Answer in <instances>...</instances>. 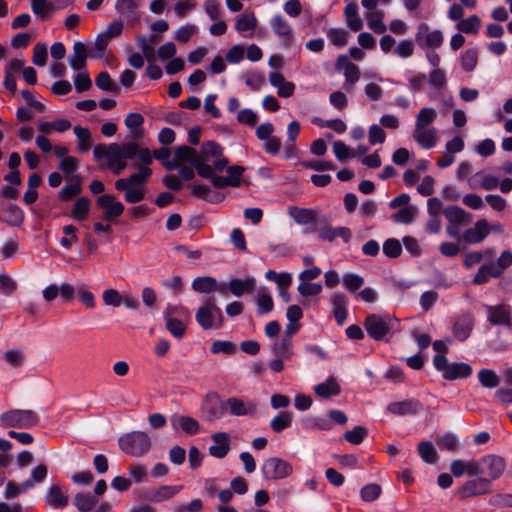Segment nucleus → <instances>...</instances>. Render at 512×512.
I'll use <instances>...</instances> for the list:
<instances>
[{
  "instance_id": "412c9836",
  "label": "nucleus",
  "mask_w": 512,
  "mask_h": 512,
  "mask_svg": "<svg viewBox=\"0 0 512 512\" xmlns=\"http://www.w3.org/2000/svg\"><path fill=\"white\" fill-rule=\"evenodd\" d=\"M489 231L490 229L487 221L485 219H480L475 223L474 227L467 229L464 232L462 239L470 244L480 243L487 237Z\"/></svg>"
},
{
  "instance_id": "c85d7f7f",
  "label": "nucleus",
  "mask_w": 512,
  "mask_h": 512,
  "mask_svg": "<svg viewBox=\"0 0 512 512\" xmlns=\"http://www.w3.org/2000/svg\"><path fill=\"white\" fill-rule=\"evenodd\" d=\"M182 490V486L163 485L147 491V498L152 502H162L172 498Z\"/></svg>"
},
{
  "instance_id": "ddd939ff",
  "label": "nucleus",
  "mask_w": 512,
  "mask_h": 512,
  "mask_svg": "<svg viewBox=\"0 0 512 512\" xmlns=\"http://www.w3.org/2000/svg\"><path fill=\"white\" fill-rule=\"evenodd\" d=\"M201 154L202 155L200 157L204 160L205 163L210 157L216 158V160L213 162V165H211L213 171L221 172L226 168L228 164L227 158L223 157V148L214 141L203 143L201 146Z\"/></svg>"
},
{
  "instance_id": "9d476101",
  "label": "nucleus",
  "mask_w": 512,
  "mask_h": 512,
  "mask_svg": "<svg viewBox=\"0 0 512 512\" xmlns=\"http://www.w3.org/2000/svg\"><path fill=\"white\" fill-rule=\"evenodd\" d=\"M475 326V316L471 312H465L457 315L452 320V334L460 342L466 341Z\"/></svg>"
},
{
  "instance_id": "7ed1b4c3",
  "label": "nucleus",
  "mask_w": 512,
  "mask_h": 512,
  "mask_svg": "<svg viewBox=\"0 0 512 512\" xmlns=\"http://www.w3.org/2000/svg\"><path fill=\"white\" fill-rule=\"evenodd\" d=\"M197 323L204 329L220 328L223 325V314L216 305L215 298H207L198 308L195 315Z\"/></svg>"
},
{
  "instance_id": "72a5a7b5",
  "label": "nucleus",
  "mask_w": 512,
  "mask_h": 512,
  "mask_svg": "<svg viewBox=\"0 0 512 512\" xmlns=\"http://www.w3.org/2000/svg\"><path fill=\"white\" fill-rule=\"evenodd\" d=\"M192 289L195 292L203 294H211L218 288V282L211 276L197 277L192 281Z\"/></svg>"
},
{
  "instance_id": "4d7b16f0",
  "label": "nucleus",
  "mask_w": 512,
  "mask_h": 512,
  "mask_svg": "<svg viewBox=\"0 0 512 512\" xmlns=\"http://www.w3.org/2000/svg\"><path fill=\"white\" fill-rule=\"evenodd\" d=\"M478 62V51L476 49H468L461 56V67L466 72L475 69Z\"/></svg>"
},
{
  "instance_id": "6ab92c4d",
  "label": "nucleus",
  "mask_w": 512,
  "mask_h": 512,
  "mask_svg": "<svg viewBox=\"0 0 512 512\" xmlns=\"http://www.w3.org/2000/svg\"><path fill=\"white\" fill-rule=\"evenodd\" d=\"M488 321L492 325L511 326V312L506 305L486 306Z\"/></svg>"
},
{
  "instance_id": "f8f14e48",
  "label": "nucleus",
  "mask_w": 512,
  "mask_h": 512,
  "mask_svg": "<svg viewBox=\"0 0 512 512\" xmlns=\"http://www.w3.org/2000/svg\"><path fill=\"white\" fill-rule=\"evenodd\" d=\"M416 43L420 47L438 48L442 45L443 34L440 30H430L427 23H420L415 34Z\"/></svg>"
},
{
  "instance_id": "5fc2aeb1",
  "label": "nucleus",
  "mask_w": 512,
  "mask_h": 512,
  "mask_svg": "<svg viewBox=\"0 0 512 512\" xmlns=\"http://www.w3.org/2000/svg\"><path fill=\"white\" fill-rule=\"evenodd\" d=\"M368 435V430L363 426H356L344 433V439L353 445L360 444Z\"/></svg>"
},
{
  "instance_id": "393cba45",
  "label": "nucleus",
  "mask_w": 512,
  "mask_h": 512,
  "mask_svg": "<svg viewBox=\"0 0 512 512\" xmlns=\"http://www.w3.org/2000/svg\"><path fill=\"white\" fill-rule=\"evenodd\" d=\"M171 423L174 429L180 428L189 435H195L200 430L199 422L190 416L174 415L171 417Z\"/></svg>"
},
{
  "instance_id": "0eeeda50",
  "label": "nucleus",
  "mask_w": 512,
  "mask_h": 512,
  "mask_svg": "<svg viewBox=\"0 0 512 512\" xmlns=\"http://www.w3.org/2000/svg\"><path fill=\"white\" fill-rule=\"evenodd\" d=\"M226 411V401H223L215 392L206 394L201 404L203 419L214 422L222 418Z\"/></svg>"
},
{
  "instance_id": "f3484780",
  "label": "nucleus",
  "mask_w": 512,
  "mask_h": 512,
  "mask_svg": "<svg viewBox=\"0 0 512 512\" xmlns=\"http://www.w3.org/2000/svg\"><path fill=\"white\" fill-rule=\"evenodd\" d=\"M490 490V480L486 478H477L467 481L459 490L462 498H469L488 493Z\"/></svg>"
},
{
  "instance_id": "0e129e2a",
  "label": "nucleus",
  "mask_w": 512,
  "mask_h": 512,
  "mask_svg": "<svg viewBox=\"0 0 512 512\" xmlns=\"http://www.w3.org/2000/svg\"><path fill=\"white\" fill-rule=\"evenodd\" d=\"M120 191L125 192L124 199L127 203H138L145 198L144 187L129 186V188Z\"/></svg>"
},
{
  "instance_id": "49530a36",
  "label": "nucleus",
  "mask_w": 512,
  "mask_h": 512,
  "mask_svg": "<svg viewBox=\"0 0 512 512\" xmlns=\"http://www.w3.org/2000/svg\"><path fill=\"white\" fill-rule=\"evenodd\" d=\"M478 380L483 387L489 389L496 388L500 384L499 376L491 369H481L478 372Z\"/></svg>"
},
{
  "instance_id": "4c0bfd02",
  "label": "nucleus",
  "mask_w": 512,
  "mask_h": 512,
  "mask_svg": "<svg viewBox=\"0 0 512 512\" xmlns=\"http://www.w3.org/2000/svg\"><path fill=\"white\" fill-rule=\"evenodd\" d=\"M476 179H480L479 186L484 190L496 189L499 185V179L492 175H487L482 172H477L472 178L468 180L471 188H476Z\"/></svg>"
},
{
  "instance_id": "5701e85b",
  "label": "nucleus",
  "mask_w": 512,
  "mask_h": 512,
  "mask_svg": "<svg viewBox=\"0 0 512 512\" xmlns=\"http://www.w3.org/2000/svg\"><path fill=\"white\" fill-rule=\"evenodd\" d=\"M89 52L85 44L82 42H75L73 45V53L69 56L68 61L71 68L75 71H81L86 66V59Z\"/></svg>"
},
{
  "instance_id": "cd10ccee",
  "label": "nucleus",
  "mask_w": 512,
  "mask_h": 512,
  "mask_svg": "<svg viewBox=\"0 0 512 512\" xmlns=\"http://www.w3.org/2000/svg\"><path fill=\"white\" fill-rule=\"evenodd\" d=\"M420 408V403L417 400L409 399L399 402H392L388 405L387 410L394 415H408L415 414Z\"/></svg>"
},
{
  "instance_id": "c756f323",
  "label": "nucleus",
  "mask_w": 512,
  "mask_h": 512,
  "mask_svg": "<svg viewBox=\"0 0 512 512\" xmlns=\"http://www.w3.org/2000/svg\"><path fill=\"white\" fill-rule=\"evenodd\" d=\"M289 215L300 225L315 224L318 222L317 213L313 209L290 207Z\"/></svg>"
},
{
  "instance_id": "a19ab883",
  "label": "nucleus",
  "mask_w": 512,
  "mask_h": 512,
  "mask_svg": "<svg viewBox=\"0 0 512 512\" xmlns=\"http://www.w3.org/2000/svg\"><path fill=\"white\" fill-rule=\"evenodd\" d=\"M74 133L78 139L77 148L80 152H87L92 146L91 132L84 127L75 126Z\"/></svg>"
},
{
  "instance_id": "680f3d73",
  "label": "nucleus",
  "mask_w": 512,
  "mask_h": 512,
  "mask_svg": "<svg viewBox=\"0 0 512 512\" xmlns=\"http://www.w3.org/2000/svg\"><path fill=\"white\" fill-rule=\"evenodd\" d=\"M383 253L389 258H397L402 253V246L399 240L390 238L383 244Z\"/></svg>"
},
{
  "instance_id": "a211bd4d",
  "label": "nucleus",
  "mask_w": 512,
  "mask_h": 512,
  "mask_svg": "<svg viewBox=\"0 0 512 512\" xmlns=\"http://www.w3.org/2000/svg\"><path fill=\"white\" fill-rule=\"evenodd\" d=\"M213 444L209 447V453L215 458H224L230 450V436L227 432H216L212 434Z\"/></svg>"
},
{
  "instance_id": "603ef678",
  "label": "nucleus",
  "mask_w": 512,
  "mask_h": 512,
  "mask_svg": "<svg viewBox=\"0 0 512 512\" xmlns=\"http://www.w3.org/2000/svg\"><path fill=\"white\" fill-rule=\"evenodd\" d=\"M31 487H33V481L30 480H26L21 484L9 481L6 485L5 498L13 499Z\"/></svg>"
},
{
  "instance_id": "c03bdc74",
  "label": "nucleus",
  "mask_w": 512,
  "mask_h": 512,
  "mask_svg": "<svg viewBox=\"0 0 512 512\" xmlns=\"http://www.w3.org/2000/svg\"><path fill=\"white\" fill-rule=\"evenodd\" d=\"M444 215L451 224H461L470 221L465 210L457 206H451L444 210Z\"/></svg>"
},
{
  "instance_id": "f257e3e1",
  "label": "nucleus",
  "mask_w": 512,
  "mask_h": 512,
  "mask_svg": "<svg viewBox=\"0 0 512 512\" xmlns=\"http://www.w3.org/2000/svg\"><path fill=\"white\" fill-rule=\"evenodd\" d=\"M184 162L190 163L200 177L207 178L211 176V166L204 162L195 149L186 145L176 148L172 162L165 163V168L174 170Z\"/></svg>"
},
{
  "instance_id": "e433bc0d",
  "label": "nucleus",
  "mask_w": 512,
  "mask_h": 512,
  "mask_svg": "<svg viewBox=\"0 0 512 512\" xmlns=\"http://www.w3.org/2000/svg\"><path fill=\"white\" fill-rule=\"evenodd\" d=\"M270 26L274 33L279 37H283L288 40L291 38L292 28L282 15H275L270 21Z\"/></svg>"
},
{
  "instance_id": "f704fd0d",
  "label": "nucleus",
  "mask_w": 512,
  "mask_h": 512,
  "mask_svg": "<svg viewBox=\"0 0 512 512\" xmlns=\"http://www.w3.org/2000/svg\"><path fill=\"white\" fill-rule=\"evenodd\" d=\"M344 16L347 26L353 31H360L363 28V21L358 16V6L355 2H350L345 6Z\"/></svg>"
},
{
  "instance_id": "20e7f679",
  "label": "nucleus",
  "mask_w": 512,
  "mask_h": 512,
  "mask_svg": "<svg viewBox=\"0 0 512 512\" xmlns=\"http://www.w3.org/2000/svg\"><path fill=\"white\" fill-rule=\"evenodd\" d=\"M121 450L131 456H142L151 448V439L147 433L142 431H132L119 438Z\"/></svg>"
},
{
  "instance_id": "b1692460",
  "label": "nucleus",
  "mask_w": 512,
  "mask_h": 512,
  "mask_svg": "<svg viewBox=\"0 0 512 512\" xmlns=\"http://www.w3.org/2000/svg\"><path fill=\"white\" fill-rule=\"evenodd\" d=\"M413 139L424 149L433 148L438 140L437 130L435 128L415 129Z\"/></svg>"
},
{
  "instance_id": "bb28decb",
  "label": "nucleus",
  "mask_w": 512,
  "mask_h": 512,
  "mask_svg": "<svg viewBox=\"0 0 512 512\" xmlns=\"http://www.w3.org/2000/svg\"><path fill=\"white\" fill-rule=\"evenodd\" d=\"M139 5L138 0H117L115 8L128 22H137L139 15L136 11Z\"/></svg>"
},
{
  "instance_id": "ea45409f",
  "label": "nucleus",
  "mask_w": 512,
  "mask_h": 512,
  "mask_svg": "<svg viewBox=\"0 0 512 512\" xmlns=\"http://www.w3.org/2000/svg\"><path fill=\"white\" fill-rule=\"evenodd\" d=\"M144 123V118L140 113H129L125 118V125L129 129H134L132 131V137L135 140H139L142 138V130L141 126Z\"/></svg>"
},
{
  "instance_id": "79ce46f5",
  "label": "nucleus",
  "mask_w": 512,
  "mask_h": 512,
  "mask_svg": "<svg viewBox=\"0 0 512 512\" xmlns=\"http://www.w3.org/2000/svg\"><path fill=\"white\" fill-rule=\"evenodd\" d=\"M257 26V19L253 13L245 12L241 14L235 23V29L238 32L253 31Z\"/></svg>"
},
{
  "instance_id": "aec40b11",
  "label": "nucleus",
  "mask_w": 512,
  "mask_h": 512,
  "mask_svg": "<svg viewBox=\"0 0 512 512\" xmlns=\"http://www.w3.org/2000/svg\"><path fill=\"white\" fill-rule=\"evenodd\" d=\"M45 503L55 509L65 508L69 503V497L60 484H53L45 495Z\"/></svg>"
},
{
  "instance_id": "09e8293b",
  "label": "nucleus",
  "mask_w": 512,
  "mask_h": 512,
  "mask_svg": "<svg viewBox=\"0 0 512 512\" xmlns=\"http://www.w3.org/2000/svg\"><path fill=\"white\" fill-rule=\"evenodd\" d=\"M480 26V18L477 15H471L469 18L459 21L457 29L466 34H477Z\"/></svg>"
},
{
  "instance_id": "39448f33",
  "label": "nucleus",
  "mask_w": 512,
  "mask_h": 512,
  "mask_svg": "<svg viewBox=\"0 0 512 512\" xmlns=\"http://www.w3.org/2000/svg\"><path fill=\"white\" fill-rule=\"evenodd\" d=\"M434 367L442 372L445 380L453 381L460 378H468L472 374V368L464 362L448 363L445 355L437 354L433 358Z\"/></svg>"
},
{
  "instance_id": "58836bf2",
  "label": "nucleus",
  "mask_w": 512,
  "mask_h": 512,
  "mask_svg": "<svg viewBox=\"0 0 512 512\" xmlns=\"http://www.w3.org/2000/svg\"><path fill=\"white\" fill-rule=\"evenodd\" d=\"M2 219L11 226H20L24 220V212L17 205H9L2 212Z\"/></svg>"
},
{
  "instance_id": "9b49d317",
  "label": "nucleus",
  "mask_w": 512,
  "mask_h": 512,
  "mask_svg": "<svg viewBox=\"0 0 512 512\" xmlns=\"http://www.w3.org/2000/svg\"><path fill=\"white\" fill-rule=\"evenodd\" d=\"M228 176H218L211 167V176L206 179H210L212 185L217 189H223L228 186L239 187L241 185V176L244 172V167L234 165L227 168Z\"/></svg>"
},
{
  "instance_id": "de8ad7c7",
  "label": "nucleus",
  "mask_w": 512,
  "mask_h": 512,
  "mask_svg": "<svg viewBox=\"0 0 512 512\" xmlns=\"http://www.w3.org/2000/svg\"><path fill=\"white\" fill-rule=\"evenodd\" d=\"M292 413L288 411L280 412L270 422L273 431L279 433L292 424Z\"/></svg>"
},
{
  "instance_id": "2eb2a0df",
  "label": "nucleus",
  "mask_w": 512,
  "mask_h": 512,
  "mask_svg": "<svg viewBox=\"0 0 512 512\" xmlns=\"http://www.w3.org/2000/svg\"><path fill=\"white\" fill-rule=\"evenodd\" d=\"M97 205L104 210L103 219L111 221L119 217L124 212V205L116 201L115 197L111 194H104L97 198Z\"/></svg>"
},
{
  "instance_id": "c9c22d12",
  "label": "nucleus",
  "mask_w": 512,
  "mask_h": 512,
  "mask_svg": "<svg viewBox=\"0 0 512 512\" xmlns=\"http://www.w3.org/2000/svg\"><path fill=\"white\" fill-rule=\"evenodd\" d=\"M347 302L345 294L338 293L332 297L333 314L339 325H342L347 318Z\"/></svg>"
},
{
  "instance_id": "052dcab7",
  "label": "nucleus",
  "mask_w": 512,
  "mask_h": 512,
  "mask_svg": "<svg viewBox=\"0 0 512 512\" xmlns=\"http://www.w3.org/2000/svg\"><path fill=\"white\" fill-rule=\"evenodd\" d=\"M166 328L177 338H181L186 332V327L183 322L172 316H166Z\"/></svg>"
},
{
  "instance_id": "6e6552de",
  "label": "nucleus",
  "mask_w": 512,
  "mask_h": 512,
  "mask_svg": "<svg viewBox=\"0 0 512 512\" xmlns=\"http://www.w3.org/2000/svg\"><path fill=\"white\" fill-rule=\"evenodd\" d=\"M307 232H316L321 240L329 242H332L336 237H340L345 243H348L352 236L350 229L347 227L333 228L325 219L318 220L316 225Z\"/></svg>"
},
{
  "instance_id": "dca6fc26",
  "label": "nucleus",
  "mask_w": 512,
  "mask_h": 512,
  "mask_svg": "<svg viewBox=\"0 0 512 512\" xmlns=\"http://www.w3.org/2000/svg\"><path fill=\"white\" fill-rule=\"evenodd\" d=\"M152 175V170L147 166H139L138 172L133 173L128 178H121L115 182L117 190H125L129 186L143 187Z\"/></svg>"
},
{
  "instance_id": "bf43d9fd",
  "label": "nucleus",
  "mask_w": 512,
  "mask_h": 512,
  "mask_svg": "<svg viewBox=\"0 0 512 512\" xmlns=\"http://www.w3.org/2000/svg\"><path fill=\"white\" fill-rule=\"evenodd\" d=\"M344 76L347 84V91H351V86L354 85L360 78V70L354 63L348 62L344 67Z\"/></svg>"
},
{
  "instance_id": "1a4fd4ad",
  "label": "nucleus",
  "mask_w": 512,
  "mask_h": 512,
  "mask_svg": "<svg viewBox=\"0 0 512 512\" xmlns=\"http://www.w3.org/2000/svg\"><path fill=\"white\" fill-rule=\"evenodd\" d=\"M262 471L265 478L280 480L290 476L293 468L287 461L278 457H271L264 461Z\"/></svg>"
},
{
  "instance_id": "423d86ee",
  "label": "nucleus",
  "mask_w": 512,
  "mask_h": 512,
  "mask_svg": "<svg viewBox=\"0 0 512 512\" xmlns=\"http://www.w3.org/2000/svg\"><path fill=\"white\" fill-rule=\"evenodd\" d=\"M0 421L4 427L27 429L36 426L39 417L33 410L14 409L3 413Z\"/></svg>"
},
{
  "instance_id": "7c9ffc66",
  "label": "nucleus",
  "mask_w": 512,
  "mask_h": 512,
  "mask_svg": "<svg viewBox=\"0 0 512 512\" xmlns=\"http://www.w3.org/2000/svg\"><path fill=\"white\" fill-rule=\"evenodd\" d=\"M314 392L320 398H329L339 395L341 387L336 378L329 377L325 382L316 385Z\"/></svg>"
},
{
  "instance_id": "6e6d98bb",
  "label": "nucleus",
  "mask_w": 512,
  "mask_h": 512,
  "mask_svg": "<svg viewBox=\"0 0 512 512\" xmlns=\"http://www.w3.org/2000/svg\"><path fill=\"white\" fill-rule=\"evenodd\" d=\"M31 8L33 13L40 17H46L56 9L54 4L48 0H31Z\"/></svg>"
},
{
  "instance_id": "338daca9",
  "label": "nucleus",
  "mask_w": 512,
  "mask_h": 512,
  "mask_svg": "<svg viewBox=\"0 0 512 512\" xmlns=\"http://www.w3.org/2000/svg\"><path fill=\"white\" fill-rule=\"evenodd\" d=\"M327 37L337 47H343L347 44V32L344 29L331 28L327 31Z\"/></svg>"
},
{
  "instance_id": "774afa93",
  "label": "nucleus",
  "mask_w": 512,
  "mask_h": 512,
  "mask_svg": "<svg viewBox=\"0 0 512 512\" xmlns=\"http://www.w3.org/2000/svg\"><path fill=\"white\" fill-rule=\"evenodd\" d=\"M381 487L378 484L371 483L365 485L360 492L362 500L371 502L379 498L381 494Z\"/></svg>"
},
{
  "instance_id": "4468645a",
  "label": "nucleus",
  "mask_w": 512,
  "mask_h": 512,
  "mask_svg": "<svg viewBox=\"0 0 512 512\" xmlns=\"http://www.w3.org/2000/svg\"><path fill=\"white\" fill-rule=\"evenodd\" d=\"M226 410L233 416H255L257 404L252 400L230 397L226 400Z\"/></svg>"
},
{
  "instance_id": "f03ea898",
  "label": "nucleus",
  "mask_w": 512,
  "mask_h": 512,
  "mask_svg": "<svg viewBox=\"0 0 512 512\" xmlns=\"http://www.w3.org/2000/svg\"><path fill=\"white\" fill-rule=\"evenodd\" d=\"M398 320L389 314H370L364 321L367 334L375 341H387L395 330Z\"/></svg>"
},
{
  "instance_id": "8fccbe9b",
  "label": "nucleus",
  "mask_w": 512,
  "mask_h": 512,
  "mask_svg": "<svg viewBox=\"0 0 512 512\" xmlns=\"http://www.w3.org/2000/svg\"><path fill=\"white\" fill-rule=\"evenodd\" d=\"M89 209L90 200L86 197L78 198L72 208L71 217L78 221L84 220L89 213Z\"/></svg>"
},
{
  "instance_id": "a18cd8bd",
  "label": "nucleus",
  "mask_w": 512,
  "mask_h": 512,
  "mask_svg": "<svg viewBox=\"0 0 512 512\" xmlns=\"http://www.w3.org/2000/svg\"><path fill=\"white\" fill-rule=\"evenodd\" d=\"M111 39L104 35L103 33L99 34L94 42V45L89 50V56L95 59H101L104 57L105 50L109 44Z\"/></svg>"
},
{
  "instance_id": "a878e982",
  "label": "nucleus",
  "mask_w": 512,
  "mask_h": 512,
  "mask_svg": "<svg viewBox=\"0 0 512 512\" xmlns=\"http://www.w3.org/2000/svg\"><path fill=\"white\" fill-rule=\"evenodd\" d=\"M503 273L496 265L495 262H490L482 265L476 275L473 278V284L481 285L486 283L490 278H497L501 276Z\"/></svg>"
},
{
  "instance_id": "2f4dec72",
  "label": "nucleus",
  "mask_w": 512,
  "mask_h": 512,
  "mask_svg": "<svg viewBox=\"0 0 512 512\" xmlns=\"http://www.w3.org/2000/svg\"><path fill=\"white\" fill-rule=\"evenodd\" d=\"M97 503V497L90 492H79L73 498V504L80 512L92 511Z\"/></svg>"
},
{
  "instance_id": "e2e57ef3",
  "label": "nucleus",
  "mask_w": 512,
  "mask_h": 512,
  "mask_svg": "<svg viewBox=\"0 0 512 512\" xmlns=\"http://www.w3.org/2000/svg\"><path fill=\"white\" fill-rule=\"evenodd\" d=\"M63 232L66 235V237H63L60 240V244L65 249H70L72 245L77 243L79 240L77 236V228L73 225H65L63 227Z\"/></svg>"
},
{
  "instance_id": "4be33fe9",
  "label": "nucleus",
  "mask_w": 512,
  "mask_h": 512,
  "mask_svg": "<svg viewBox=\"0 0 512 512\" xmlns=\"http://www.w3.org/2000/svg\"><path fill=\"white\" fill-rule=\"evenodd\" d=\"M482 466L491 479L499 478L505 470V461L497 455H487L482 458Z\"/></svg>"
},
{
  "instance_id": "864d4df0",
  "label": "nucleus",
  "mask_w": 512,
  "mask_h": 512,
  "mask_svg": "<svg viewBox=\"0 0 512 512\" xmlns=\"http://www.w3.org/2000/svg\"><path fill=\"white\" fill-rule=\"evenodd\" d=\"M95 82L96 86L103 91L113 92L116 94L120 92L119 86L112 81L109 73L106 71L99 73Z\"/></svg>"
},
{
  "instance_id": "473e14b6",
  "label": "nucleus",
  "mask_w": 512,
  "mask_h": 512,
  "mask_svg": "<svg viewBox=\"0 0 512 512\" xmlns=\"http://www.w3.org/2000/svg\"><path fill=\"white\" fill-rule=\"evenodd\" d=\"M255 287V279L246 277L244 279L235 278L229 282V291L237 297L242 296L246 292H252Z\"/></svg>"
},
{
  "instance_id": "13d9d810",
  "label": "nucleus",
  "mask_w": 512,
  "mask_h": 512,
  "mask_svg": "<svg viewBox=\"0 0 512 512\" xmlns=\"http://www.w3.org/2000/svg\"><path fill=\"white\" fill-rule=\"evenodd\" d=\"M384 13L382 11H376L369 15L368 26L376 34H383L386 31V26L383 23Z\"/></svg>"
},
{
  "instance_id": "3c124183",
  "label": "nucleus",
  "mask_w": 512,
  "mask_h": 512,
  "mask_svg": "<svg viewBox=\"0 0 512 512\" xmlns=\"http://www.w3.org/2000/svg\"><path fill=\"white\" fill-rule=\"evenodd\" d=\"M418 452L421 458L429 464H434L438 460V454L431 442L423 441L418 445Z\"/></svg>"
},
{
  "instance_id": "37998d69",
  "label": "nucleus",
  "mask_w": 512,
  "mask_h": 512,
  "mask_svg": "<svg viewBox=\"0 0 512 512\" xmlns=\"http://www.w3.org/2000/svg\"><path fill=\"white\" fill-rule=\"evenodd\" d=\"M437 117V112L433 108H422L417 117L415 123V129L428 128V126L434 122Z\"/></svg>"
},
{
  "instance_id": "69168bd1",
  "label": "nucleus",
  "mask_w": 512,
  "mask_h": 512,
  "mask_svg": "<svg viewBox=\"0 0 512 512\" xmlns=\"http://www.w3.org/2000/svg\"><path fill=\"white\" fill-rule=\"evenodd\" d=\"M4 360L12 367L18 368L24 363V353L19 349H11L4 353Z\"/></svg>"
}]
</instances>
